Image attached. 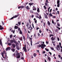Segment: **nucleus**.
<instances>
[{"label": "nucleus", "mask_w": 62, "mask_h": 62, "mask_svg": "<svg viewBox=\"0 0 62 62\" xmlns=\"http://www.w3.org/2000/svg\"><path fill=\"white\" fill-rule=\"evenodd\" d=\"M46 46V45L44 44H41V46L40 45H39L38 46V47H41V48H42L43 49V48H44V47Z\"/></svg>", "instance_id": "obj_1"}, {"label": "nucleus", "mask_w": 62, "mask_h": 62, "mask_svg": "<svg viewBox=\"0 0 62 62\" xmlns=\"http://www.w3.org/2000/svg\"><path fill=\"white\" fill-rule=\"evenodd\" d=\"M56 49L58 51H60V46L59 45H58L56 47Z\"/></svg>", "instance_id": "obj_2"}, {"label": "nucleus", "mask_w": 62, "mask_h": 62, "mask_svg": "<svg viewBox=\"0 0 62 62\" xmlns=\"http://www.w3.org/2000/svg\"><path fill=\"white\" fill-rule=\"evenodd\" d=\"M17 58H19L20 57V53H17Z\"/></svg>", "instance_id": "obj_3"}, {"label": "nucleus", "mask_w": 62, "mask_h": 62, "mask_svg": "<svg viewBox=\"0 0 62 62\" xmlns=\"http://www.w3.org/2000/svg\"><path fill=\"white\" fill-rule=\"evenodd\" d=\"M11 49V48L10 47H7L6 49V51H8V50H10Z\"/></svg>", "instance_id": "obj_4"}, {"label": "nucleus", "mask_w": 62, "mask_h": 62, "mask_svg": "<svg viewBox=\"0 0 62 62\" xmlns=\"http://www.w3.org/2000/svg\"><path fill=\"white\" fill-rule=\"evenodd\" d=\"M18 16V15H16L14 16V17H12V18H11L10 19L11 20H12L14 18H17V17Z\"/></svg>", "instance_id": "obj_5"}, {"label": "nucleus", "mask_w": 62, "mask_h": 62, "mask_svg": "<svg viewBox=\"0 0 62 62\" xmlns=\"http://www.w3.org/2000/svg\"><path fill=\"white\" fill-rule=\"evenodd\" d=\"M25 47H23V49L24 50V51L25 52H27V50H26V45H25Z\"/></svg>", "instance_id": "obj_6"}, {"label": "nucleus", "mask_w": 62, "mask_h": 62, "mask_svg": "<svg viewBox=\"0 0 62 62\" xmlns=\"http://www.w3.org/2000/svg\"><path fill=\"white\" fill-rule=\"evenodd\" d=\"M30 27H29V28H31V29L30 30H32L33 29V28L31 27V24L29 25Z\"/></svg>", "instance_id": "obj_7"}, {"label": "nucleus", "mask_w": 62, "mask_h": 62, "mask_svg": "<svg viewBox=\"0 0 62 62\" xmlns=\"http://www.w3.org/2000/svg\"><path fill=\"white\" fill-rule=\"evenodd\" d=\"M44 17H45V18H46V19H47L48 18V17H47V16L46 14H44Z\"/></svg>", "instance_id": "obj_8"}, {"label": "nucleus", "mask_w": 62, "mask_h": 62, "mask_svg": "<svg viewBox=\"0 0 62 62\" xmlns=\"http://www.w3.org/2000/svg\"><path fill=\"white\" fill-rule=\"evenodd\" d=\"M50 49H51L52 50H53L54 51H55V50H54V48L53 47H50Z\"/></svg>", "instance_id": "obj_9"}, {"label": "nucleus", "mask_w": 62, "mask_h": 62, "mask_svg": "<svg viewBox=\"0 0 62 62\" xmlns=\"http://www.w3.org/2000/svg\"><path fill=\"white\" fill-rule=\"evenodd\" d=\"M0 44L1 46H3V45H2V41H1V40L0 39Z\"/></svg>", "instance_id": "obj_10"}, {"label": "nucleus", "mask_w": 62, "mask_h": 62, "mask_svg": "<svg viewBox=\"0 0 62 62\" xmlns=\"http://www.w3.org/2000/svg\"><path fill=\"white\" fill-rule=\"evenodd\" d=\"M3 29H4V28L2 27L0 25V30H2Z\"/></svg>", "instance_id": "obj_11"}, {"label": "nucleus", "mask_w": 62, "mask_h": 62, "mask_svg": "<svg viewBox=\"0 0 62 62\" xmlns=\"http://www.w3.org/2000/svg\"><path fill=\"white\" fill-rule=\"evenodd\" d=\"M47 24L48 25H49V26H50V22H49V21H48L47 22Z\"/></svg>", "instance_id": "obj_12"}, {"label": "nucleus", "mask_w": 62, "mask_h": 62, "mask_svg": "<svg viewBox=\"0 0 62 62\" xmlns=\"http://www.w3.org/2000/svg\"><path fill=\"white\" fill-rule=\"evenodd\" d=\"M12 46L13 48H15V45L14 44H12Z\"/></svg>", "instance_id": "obj_13"}, {"label": "nucleus", "mask_w": 62, "mask_h": 62, "mask_svg": "<svg viewBox=\"0 0 62 62\" xmlns=\"http://www.w3.org/2000/svg\"><path fill=\"white\" fill-rule=\"evenodd\" d=\"M34 22L35 23H37V20H36V18H35L34 19Z\"/></svg>", "instance_id": "obj_14"}, {"label": "nucleus", "mask_w": 62, "mask_h": 62, "mask_svg": "<svg viewBox=\"0 0 62 62\" xmlns=\"http://www.w3.org/2000/svg\"><path fill=\"white\" fill-rule=\"evenodd\" d=\"M16 48L18 50H20V48H19V46H16Z\"/></svg>", "instance_id": "obj_15"}, {"label": "nucleus", "mask_w": 62, "mask_h": 62, "mask_svg": "<svg viewBox=\"0 0 62 62\" xmlns=\"http://www.w3.org/2000/svg\"><path fill=\"white\" fill-rule=\"evenodd\" d=\"M2 56L3 58H4V60H6V57H5V58L4 57V55L3 54H2Z\"/></svg>", "instance_id": "obj_16"}, {"label": "nucleus", "mask_w": 62, "mask_h": 62, "mask_svg": "<svg viewBox=\"0 0 62 62\" xmlns=\"http://www.w3.org/2000/svg\"><path fill=\"white\" fill-rule=\"evenodd\" d=\"M33 4H34V3H30L29 4V5H30V6H32Z\"/></svg>", "instance_id": "obj_17"}, {"label": "nucleus", "mask_w": 62, "mask_h": 62, "mask_svg": "<svg viewBox=\"0 0 62 62\" xmlns=\"http://www.w3.org/2000/svg\"><path fill=\"white\" fill-rule=\"evenodd\" d=\"M47 58H48V60H49V61H50V57H48V56H47Z\"/></svg>", "instance_id": "obj_18"}, {"label": "nucleus", "mask_w": 62, "mask_h": 62, "mask_svg": "<svg viewBox=\"0 0 62 62\" xmlns=\"http://www.w3.org/2000/svg\"><path fill=\"white\" fill-rule=\"evenodd\" d=\"M37 11L38 12H39V8H37Z\"/></svg>", "instance_id": "obj_19"}, {"label": "nucleus", "mask_w": 62, "mask_h": 62, "mask_svg": "<svg viewBox=\"0 0 62 62\" xmlns=\"http://www.w3.org/2000/svg\"><path fill=\"white\" fill-rule=\"evenodd\" d=\"M19 33L20 34H23V32H22V31H20L19 32Z\"/></svg>", "instance_id": "obj_20"}, {"label": "nucleus", "mask_w": 62, "mask_h": 62, "mask_svg": "<svg viewBox=\"0 0 62 62\" xmlns=\"http://www.w3.org/2000/svg\"><path fill=\"white\" fill-rule=\"evenodd\" d=\"M51 39L52 41L54 40V37H52Z\"/></svg>", "instance_id": "obj_21"}, {"label": "nucleus", "mask_w": 62, "mask_h": 62, "mask_svg": "<svg viewBox=\"0 0 62 62\" xmlns=\"http://www.w3.org/2000/svg\"><path fill=\"white\" fill-rule=\"evenodd\" d=\"M57 25L58 26V27H60V24H59V23H57Z\"/></svg>", "instance_id": "obj_22"}, {"label": "nucleus", "mask_w": 62, "mask_h": 62, "mask_svg": "<svg viewBox=\"0 0 62 62\" xmlns=\"http://www.w3.org/2000/svg\"><path fill=\"white\" fill-rule=\"evenodd\" d=\"M11 50L12 52H14L15 51V49H11Z\"/></svg>", "instance_id": "obj_23"}, {"label": "nucleus", "mask_w": 62, "mask_h": 62, "mask_svg": "<svg viewBox=\"0 0 62 62\" xmlns=\"http://www.w3.org/2000/svg\"><path fill=\"white\" fill-rule=\"evenodd\" d=\"M18 28V26H15V29H17V28Z\"/></svg>", "instance_id": "obj_24"}, {"label": "nucleus", "mask_w": 62, "mask_h": 62, "mask_svg": "<svg viewBox=\"0 0 62 62\" xmlns=\"http://www.w3.org/2000/svg\"><path fill=\"white\" fill-rule=\"evenodd\" d=\"M18 31H21V29L20 28H18Z\"/></svg>", "instance_id": "obj_25"}, {"label": "nucleus", "mask_w": 62, "mask_h": 62, "mask_svg": "<svg viewBox=\"0 0 62 62\" xmlns=\"http://www.w3.org/2000/svg\"><path fill=\"white\" fill-rule=\"evenodd\" d=\"M5 56L6 58H8V57H7V53L5 54Z\"/></svg>", "instance_id": "obj_26"}, {"label": "nucleus", "mask_w": 62, "mask_h": 62, "mask_svg": "<svg viewBox=\"0 0 62 62\" xmlns=\"http://www.w3.org/2000/svg\"><path fill=\"white\" fill-rule=\"evenodd\" d=\"M45 50L47 51H49V49H47L46 48H45Z\"/></svg>", "instance_id": "obj_27"}, {"label": "nucleus", "mask_w": 62, "mask_h": 62, "mask_svg": "<svg viewBox=\"0 0 62 62\" xmlns=\"http://www.w3.org/2000/svg\"><path fill=\"white\" fill-rule=\"evenodd\" d=\"M29 38L31 40H32V38H29V36H28H28H27V38Z\"/></svg>", "instance_id": "obj_28"}, {"label": "nucleus", "mask_w": 62, "mask_h": 62, "mask_svg": "<svg viewBox=\"0 0 62 62\" xmlns=\"http://www.w3.org/2000/svg\"><path fill=\"white\" fill-rule=\"evenodd\" d=\"M26 8L27 9H28L29 8V7L28 6H27L26 7Z\"/></svg>", "instance_id": "obj_29"}, {"label": "nucleus", "mask_w": 62, "mask_h": 62, "mask_svg": "<svg viewBox=\"0 0 62 62\" xmlns=\"http://www.w3.org/2000/svg\"><path fill=\"white\" fill-rule=\"evenodd\" d=\"M13 39V40H11L12 42H13V41H14V40H15V39Z\"/></svg>", "instance_id": "obj_30"}, {"label": "nucleus", "mask_w": 62, "mask_h": 62, "mask_svg": "<svg viewBox=\"0 0 62 62\" xmlns=\"http://www.w3.org/2000/svg\"><path fill=\"white\" fill-rule=\"evenodd\" d=\"M31 46H32V41H31Z\"/></svg>", "instance_id": "obj_31"}, {"label": "nucleus", "mask_w": 62, "mask_h": 62, "mask_svg": "<svg viewBox=\"0 0 62 62\" xmlns=\"http://www.w3.org/2000/svg\"><path fill=\"white\" fill-rule=\"evenodd\" d=\"M18 23L19 25H21V22H18Z\"/></svg>", "instance_id": "obj_32"}, {"label": "nucleus", "mask_w": 62, "mask_h": 62, "mask_svg": "<svg viewBox=\"0 0 62 62\" xmlns=\"http://www.w3.org/2000/svg\"><path fill=\"white\" fill-rule=\"evenodd\" d=\"M59 2H60V1L59 0L57 1V4H59Z\"/></svg>", "instance_id": "obj_33"}, {"label": "nucleus", "mask_w": 62, "mask_h": 62, "mask_svg": "<svg viewBox=\"0 0 62 62\" xmlns=\"http://www.w3.org/2000/svg\"><path fill=\"white\" fill-rule=\"evenodd\" d=\"M58 56L59 57V58H61V55H58Z\"/></svg>", "instance_id": "obj_34"}, {"label": "nucleus", "mask_w": 62, "mask_h": 62, "mask_svg": "<svg viewBox=\"0 0 62 62\" xmlns=\"http://www.w3.org/2000/svg\"><path fill=\"white\" fill-rule=\"evenodd\" d=\"M12 37V35H10V38H11Z\"/></svg>", "instance_id": "obj_35"}, {"label": "nucleus", "mask_w": 62, "mask_h": 62, "mask_svg": "<svg viewBox=\"0 0 62 62\" xmlns=\"http://www.w3.org/2000/svg\"><path fill=\"white\" fill-rule=\"evenodd\" d=\"M36 55H37L35 53H34V56L35 57L36 56Z\"/></svg>", "instance_id": "obj_36"}, {"label": "nucleus", "mask_w": 62, "mask_h": 62, "mask_svg": "<svg viewBox=\"0 0 62 62\" xmlns=\"http://www.w3.org/2000/svg\"><path fill=\"white\" fill-rule=\"evenodd\" d=\"M44 8L45 9H46V6H45V5L44 6Z\"/></svg>", "instance_id": "obj_37"}, {"label": "nucleus", "mask_w": 62, "mask_h": 62, "mask_svg": "<svg viewBox=\"0 0 62 62\" xmlns=\"http://www.w3.org/2000/svg\"><path fill=\"white\" fill-rule=\"evenodd\" d=\"M50 16H53V15H52V14L51 13H50Z\"/></svg>", "instance_id": "obj_38"}, {"label": "nucleus", "mask_w": 62, "mask_h": 62, "mask_svg": "<svg viewBox=\"0 0 62 62\" xmlns=\"http://www.w3.org/2000/svg\"><path fill=\"white\" fill-rule=\"evenodd\" d=\"M23 38L24 39V40H25V37H24V36H23Z\"/></svg>", "instance_id": "obj_39"}, {"label": "nucleus", "mask_w": 62, "mask_h": 62, "mask_svg": "<svg viewBox=\"0 0 62 62\" xmlns=\"http://www.w3.org/2000/svg\"><path fill=\"white\" fill-rule=\"evenodd\" d=\"M58 5H57V6L58 7H59V6H60V5H59V4H57Z\"/></svg>", "instance_id": "obj_40"}, {"label": "nucleus", "mask_w": 62, "mask_h": 62, "mask_svg": "<svg viewBox=\"0 0 62 62\" xmlns=\"http://www.w3.org/2000/svg\"><path fill=\"white\" fill-rule=\"evenodd\" d=\"M49 3V2H48V0H46V3Z\"/></svg>", "instance_id": "obj_41"}, {"label": "nucleus", "mask_w": 62, "mask_h": 62, "mask_svg": "<svg viewBox=\"0 0 62 62\" xmlns=\"http://www.w3.org/2000/svg\"><path fill=\"white\" fill-rule=\"evenodd\" d=\"M21 8H24V7L23 6H22L21 7Z\"/></svg>", "instance_id": "obj_42"}, {"label": "nucleus", "mask_w": 62, "mask_h": 62, "mask_svg": "<svg viewBox=\"0 0 62 62\" xmlns=\"http://www.w3.org/2000/svg\"><path fill=\"white\" fill-rule=\"evenodd\" d=\"M36 8H34V9H33V10H36Z\"/></svg>", "instance_id": "obj_43"}, {"label": "nucleus", "mask_w": 62, "mask_h": 62, "mask_svg": "<svg viewBox=\"0 0 62 62\" xmlns=\"http://www.w3.org/2000/svg\"><path fill=\"white\" fill-rule=\"evenodd\" d=\"M39 19H41V16H39Z\"/></svg>", "instance_id": "obj_44"}, {"label": "nucleus", "mask_w": 62, "mask_h": 62, "mask_svg": "<svg viewBox=\"0 0 62 62\" xmlns=\"http://www.w3.org/2000/svg\"><path fill=\"white\" fill-rule=\"evenodd\" d=\"M39 33H41V30H39Z\"/></svg>", "instance_id": "obj_45"}, {"label": "nucleus", "mask_w": 62, "mask_h": 62, "mask_svg": "<svg viewBox=\"0 0 62 62\" xmlns=\"http://www.w3.org/2000/svg\"><path fill=\"white\" fill-rule=\"evenodd\" d=\"M57 28H58L59 30H60V28L58 27H57Z\"/></svg>", "instance_id": "obj_46"}, {"label": "nucleus", "mask_w": 62, "mask_h": 62, "mask_svg": "<svg viewBox=\"0 0 62 62\" xmlns=\"http://www.w3.org/2000/svg\"><path fill=\"white\" fill-rule=\"evenodd\" d=\"M59 45H60V46H61V43L60 42L59 43Z\"/></svg>", "instance_id": "obj_47"}, {"label": "nucleus", "mask_w": 62, "mask_h": 62, "mask_svg": "<svg viewBox=\"0 0 62 62\" xmlns=\"http://www.w3.org/2000/svg\"><path fill=\"white\" fill-rule=\"evenodd\" d=\"M49 36L50 38H51V36H54V35L51 34V35H50Z\"/></svg>", "instance_id": "obj_48"}, {"label": "nucleus", "mask_w": 62, "mask_h": 62, "mask_svg": "<svg viewBox=\"0 0 62 62\" xmlns=\"http://www.w3.org/2000/svg\"><path fill=\"white\" fill-rule=\"evenodd\" d=\"M52 17L53 18H56V16H53Z\"/></svg>", "instance_id": "obj_49"}, {"label": "nucleus", "mask_w": 62, "mask_h": 62, "mask_svg": "<svg viewBox=\"0 0 62 62\" xmlns=\"http://www.w3.org/2000/svg\"><path fill=\"white\" fill-rule=\"evenodd\" d=\"M28 23H27L26 24V26H27V27H28Z\"/></svg>", "instance_id": "obj_50"}, {"label": "nucleus", "mask_w": 62, "mask_h": 62, "mask_svg": "<svg viewBox=\"0 0 62 62\" xmlns=\"http://www.w3.org/2000/svg\"><path fill=\"white\" fill-rule=\"evenodd\" d=\"M45 5H46V6H48V4L47 3H45Z\"/></svg>", "instance_id": "obj_51"}, {"label": "nucleus", "mask_w": 62, "mask_h": 62, "mask_svg": "<svg viewBox=\"0 0 62 62\" xmlns=\"http://www.w3.org/2000/svg\"><path fill=\"white\" fill-rule=\"evenodd\" d=\"M52 23H53V24L54 23V21H53V20H52Z\"/></svg>", "instance_id": "obj_52"}, {"label": "nucleus", "mask_w": 62, "mask_h": 62, "mask_svg": "<svg viewBox=\"0 0 62 62\" xmlns=\"http://www.w3.org/2000/svg\"><path fill=\"white\" fill-rule=\"evenodd\" d=\"M49 53L51 55H52V53L50 52H49Z\"/></svg>", "instance_id": "obj_53"}, {"label": "nucleus", "mask_w": 62, "mask_h": 62, "mask_svg": "<svg viewBox=\"0 0 62 62\" xmlns=\"http://www.w3.org/2000/svg\"><path fill=\"white\" fill-rule=\"evenodd\" d=\"M57 39H58V41H59V38H57Z\"/></svg>", "instance_id": "obj_54"}, {"label": "nucleus", "mask_w": 62, "mask_h": 62, "mask_svg": "<svg viewBox=\"0 0 62 62\" xmlns=\"http://www.w3.org/2000/svg\"><path fill=\"white\" fill-rule=\"evenodd\" d=\"M8 44L9 45H11V43H9Z\"/></svg>", "instance_id": "obj_55"}, {"label": "nucleus", "mask_w": 62, "mask_h": 62, "mask_svg": "<svg viewBox=\"0 0 62 62\" xmlns=\"http://www.w3.org/2000/svg\"><path fill=\"white\" fill-rule=\"evenodd\" d=\"M21 59H22L23 60V59H24V58H23V57H22L21 58Z\"/></svg>", "instance_id": "obj_56"}, {"label": "nucleus", "mask_w": 62, "mask_h": 62, "mask_svg": "<svg viewBox=\"0 0 62 62\" xmlns=\"http://www.w3.org/2000/svg\"><path fill=\"white\" fill-rule=\"evenodd\" d=\"M38 36H40V34H39V33H38Z\"/></svg>", "instance_id": "obj_57"}, {"label": "nucleus", "mask_w": 62, "mask_h": 62, "mask_svg": "<svg viewBox=\"0 0 62 62\" xmlns=\"http://www.w3.org/2000/svg\"><path fill=\"white\" fill-rule=\"evenodd\" d=\"M21 8V6H19L18 7V8L19 9L20 8Z\"/></svg>", "instance_id": "obj_58"}, {"label": "nucleus", "mask_w": 62, "mask_h": 62, "mask_svg": "<svg viewBox=\"0 0 62 62\" xmlns=\"http://www.w3.org/2000/svg\"><path fill=\"white\" fill-rule=\"evenodd\" d=\"M34 17V15H32L31 16V18H33Z\"/></svg>", "instance_id": "obj_59"}, {"label": "nucleus", "mask_w": 62, "mask_h": 62, "mask_svg": "<svg viewBox=\"0 0 62 62\" xmlns=\"http://www.w3.org/2000/svg\"><path fill=\"white\" fill-rule=\"evenodd\" d=\"M46 42L47 44H48V42L47 41H46Z\"/></svg>", "instance_id": "obj_60"}, {"label": "nucleus", "mask_w": 62, "mask_h": 62, "mask_svg": "<svg viewBox=\"0 0 62 62\" xmlns=\"http://www.w3.org/2000/svg\"><path fill=\"white\" fill-rule=\"evenodd\" d=\"M13 42H14V43H16V41H15V40H14V41H13Z\"/></svg>", "instance_id": "obj_61"}, {"label": "nucleus", "mask_w": 62, "mask_h": 62, "mask_svg": "<svg viewBox=\"0 0 62 62\" xmlns=\"http://www.w3.org/2000/svg\"><path fill=\"white\" fill-rule=\"evenodd\" d=\"M53 45L54 46H55V45L54 43L53 44Z\"/></svg>", "instance_id": "obj_62"}, {"label": "nucleus", "mask_w": 62, "mask_h": 62, "mask_svg": "<svg viewBox=\"0 0 62 62\" xmlns=\"http://www.w3.org/2000/svg\"><path fill=\"white\" fill-rule=\"evenodd\" d=\"M31 13H33V11H31Z\"/></svg>", "instance_id": "obj_63"}, {"label": "nucleus", "mask_w": 62, "mask_h": 62, "mask_svg": "<svg viewBox=\"0 0 62 62\" xmlns=\"http://www.w3.org/2000/svg\"><path fill=\"white\" fill-rule=\"evenodd\" d=\"M39 29V27H37V30H38V29Z\"/></svg>", "instance_id": "obj_64"}]
</instances>
